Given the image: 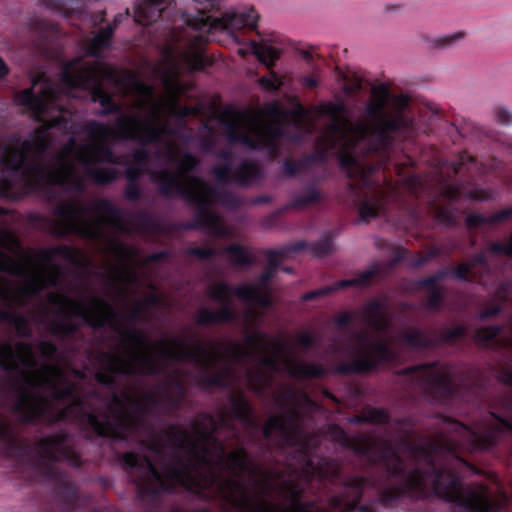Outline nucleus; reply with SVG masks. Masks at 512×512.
<instances>
[{"label":"nucleus","mask_w":512,"mask_h":512,"mask_svg":"<svg viewBox=\"0 0 512 512\" xmlns=\"http://www.w3.org/2000/svg\"><path fill=\"white\" fill-rule=\"evenodd\" d=\"M185 33L177 39H171L163 51L161 61L155 72L161 77L166 93L156 96L151 87L144 85L127 73L116 70L103 63H84L78 60L69 63L62 74V82L67 88L81 87L91 89V99L103 107L101 113L112 108V99L102 86L107 81L123 95H130L132 107L121 113L114 126L91 123L88 128V143L75 147V139L70 138L56 159L49 165H43L42 154L50 143L49 130L64 121L61 113L60 92L45 78L32 81L30 88L14 95L16 105L31 113L43 126L35 130L28 139L21 142L12 140L0 153V164L4 180L0 193L11 185L44 190L61 186L65 190L80 191L83 188L84 175L96 182L106 183L115 179L117 172L102 164L112 160L110 150L104 144L116 139H136L140 142L159 141L163 151L158 156L166 168L151 171L150 178L164 194H181L198 205L197 222L209 234L221 237V219L212 209L217 198L216 192L203 181L192 175L196 161L191 155H182L178 147L166 135V117H185L197 114L196 108H181L177 103V94L181 87L177 76L186 70L200 69L202 56L200 50L187 39Z\"/></svg>","instance_id":"1"},{"label":"nucleus","mask_w":512,"mask_h":512,"mask_svg":"<svg viewBox=\"0 0 512 512\" xmlns=\"http://www.w3.org/2000/svg\"><path fill=\"white\" fill-rule=\"evenodd\" d=\"M122 229L120 211L104 200V244L114 259L105 269L108 294L104 298V326L111 328L118 338V346L104 353V387L110 395L104 400V436L124 438L134 426V413L154 406L174 407L184 396L179 382L160 393L140 397L125 391L118 396L111 384L122 374H152L167 365L189 364L196 369L195 382L203 387L242 381L259 391L269 384L272 373L295 378L324 373L321 364L296 356L297 346L312 343L307 333L300 334L295 343L260 332L245 336L242 342L202 343L185 336L150 341L133 322L146 319L148 310L163 300L140 278L142 258L136 249L121 242L118 234Z\"/></svg>","instance_id":"2"},{"label":"nucleus","mask_w":512,"mask_h":512,"mask_svg":"<svg viewBox=\"0 0 512 512\" xmlns=\"http://www.w3.org/2000/svg\"><path fill=\"white\" fill-rule=\"evenodd\" d=\"M407 102L405 96L395 97L389 102L388 91L381 86L373 89L363 123H351L340 104L321 106L306 118L327 126L319 139V148L339 153L341 167L347 176L368 185L374 169L366 168L357 157L365 150L385 147L388 144L387 133L405 126L400 111Z\"/></svg>","instance_id":"3"},{"label":"nucleus","mask_w":512,"mask_h":512,"mask_svg":"<svg viewBox=\"0 0 512 512\" xmlns=\"http://www.w3.org/2000/svg\"><path fill=\"white\" fill-rule=\"evenodd\" d=\"M80 264L79 251L58 246L27 259L11 233L0 228V303L13 307L40 301V292L48 286H58L62 273L57 259ZM0 320L13 323L19 335L29 332L28 320L12 311L0 310Z\"/></svg>","instance_id":"4"},{"label":"nucleus","mask_w":512,"mask_h":512,"mask_svg":"<svg viewBox=\"0 0 512 512\" xmlns=\"http://www.w3.org/2000/svg\"><path fill=\"white\" fill-rule=\"evenodd\" d=\"M356 317L371 327L372 331L352 337L347 351L348 363L339 368L340 372H367L398 358L399 352L396 348H417L425 345L422 333L414 329L406 330L394 340L388 331L387 308L378 302L364 306Z\"/></svg>","instance_id":"5"},{"label":"nucleus","mask_w":512,"mask_h":512,"mask_svg":"<svg viewBox=\"0 0 512 512\" xmlns=\"http://www.w3.org/2000/svg\"><path fill=\"white\" fill-rule=\"evenodd\" d=\"M381 458L386 462L388 470L393 474L401 470L403 458H409L417 466L413 472L403 475L401 489H397L391 495H385V501L393 499L404 491L415 492L419 495H426L431 491L446 501L455 502L459 506L474 512L497 511L501 508L499 504L490 502L486 488L482 485L464 490L458 480L450 474L433 472L424 476L420 472L419 466L432 463L430 453L424 448L411 449L404 456H399L394 452H384Z\"/></svg>","instance_id":"6"},{"label":"nucleus","mask_w":512,"mask_h":512,"mask_svg":"<svg viewBox=\"0 0 512 512\" xmlns=\"http://www.w3.org/2000/svg\"><path fill=\"white\" fill-rule=\"evenodd\" d=\"M288 251H270L268 253L269 268L261 275L257 284H243L231 287L225 283H215L209 289L210 297L221 305V309L213 311L202 308L196 315V322L201 325L222 323L231 320L235 316L232 297L237 296L245 303L252 306L266 307L271 304L268 281L274 275L276 267L286 257Z\"/></svg>","instance_id":"7"},{"label":"nucleus","mask_w":512,"mask_h":512,"mask_svg":"<svg viewBox=\"0 0 512 512\" xmlns=\"http://www.w3.org/2000/svg\"><path fill=\"white\" fill-rule=\"evenodd\" d=\"M283 118L277 107L269 108L267 114L228 107L219 114V122L228 137L251 149H272L281 134L279 122Z\"/></svg>","instance_id":"8"},{"label":"nucleus","mask_w":512,"mask_h":512,"mask_svg":"<svg viewBox=\"0 0 512 512\" xmlns=\"http://www.w3.org/2000/svg\"><path fill=\"white\" fill-rule=\"evenodd\" d=\"M452 429L459 436V444L471 449H485L493 443L496 433L512 430V424L490 414L473 430L459 423L453 424Z\"/></svg>","instance_id":"9"},{"label":"nucleus","mask_w":512,"mask_h":512,"mask_svg":"<svg viewBox=\"0 0 512 512\" xmlns=\"http://www.w3.org/2000/svg\"><path fill=\"white\" fill-rule=\"evenodd\" d=\"M258 15L253 8L242 11L233 9L227 10L220 17L205 16L195 22L200 33H209L211 31L231 32L245 27L256 28Z\"/></svg>","instance_id":"10"},{"label":"nucleus","mask_w":512,"mask_h":512,"mask_svg":"<svg viewBox=\"0 0 512 512\" xmlns=\"http://www.w3.org/2000/svg\"><path fill=\"white\" fill-rule=\"evenodd\" d=\"M415 374L416 380L426 390L435 393H446L449 390L451 369L444 365H421L407 369Z\"/></svg>","instance_id":"11"},{"label":"nucleus","mask_w":512,"mask_h":512,"mask_svg":"<svg viewBox=\"0 0 512 512\" xmlns=\"http://www.w3.org/2000/svg\"><path fill=\"white\" fill-rule=\"evenodd\" d=\"M214 175L218 182H226L232 178L237 184L242 186L251 185L259 179L257 167L252 163H244L237 170H233L228 165L216 167Z\"/></svg>","instance_id":"12"},{"label":"nucleus","mask_w":512,"mask_h":512,"mask_svg":"<svg viewBox=\"0 0 512 512\" xmlns=\"http://www.w3.org/2000/svg\"><path fill=\"white\" fill-rule=\"evenodd\" d=\"M36 453L43 461H59L70 456L68 444L62 438L43 439L37 445Z\"/></svg>","instance_id":"13"},{"label":"nucleus","mask_w":512,"mask_h":512,"mask_svg":"<svg viewBox=\"0 0 512 512\" xmlns=\"http://www.w3.org/2000/svg\"><path fill=\"white\" fill-rule=\"evenodd\" d=\"M164 8V0H139L134 9V19L141 25L151 24L157 21Z\"/></svg>","instance_id":"14"},{"label":"nucleus","mask_w":512,"mask_h":512,"mask_svg":"<svg viewBox=\"0 0 512 512\" xmlns=\"http://www.w3.org/2000/svg\"><path fill=\"white\" fill-rule=\"evenodd\" d=\"M371 275H372V272L371 271H367V272L363 273L359 277H355V278H352V279H349V280L338 281V282L334 283L330 287L309 292V293L303 295L302 299L304 301H307V300L313 299L315 297L328 294V293H330L332 291L340 290V289H345V288L350 287V286H356V287L364 286L367 283V280L370 278Z\"/></svg>","instance_id":"15"},{"label":"nucleus","mask_w":512,"mask_h":512,"mask_svg":"<svg viewBox=\"0 0 512 512\" xmlns=\"http://www.w3.org/2000/svg\"><path fill=\"white\" fill-rule=\"evenodd\" d=\"M227 260L234 266H248L253 262V256L249 250L243 246L234 244L224 250Z\"/></svg>","instance_id":"16"},{"label":"nucleus","mask_w":512,"mask_h":512,"mask_svg":"<svg viewBox=\"0 0 512 512\" xmlns=\"http://www.w3.org/2000/svg\"><path fill=\"white\" fill-rule=\"evenodd\" d=\"M251 46L255 56L267 66L273 65L280 56L278 49L266 43L252 42Z\"/></svg>","instance_id":"17"},{"label":"nucleus","mask_w":512,"mask_h":512,"mask_svg":"<svg viewBox=\"0 0 512 512\" xmlns=\"http://www.w3.org/2000/svg\"><path fill=\"white\" fill-rule=\"evenodd\" d=\"M231 413L235 418L239 419L245 426H254L251 411L245 398L239 397L232 401Z\"/></svg>","instance_id":"18"},{"label":"nucleus","mask_w":512,"mask_h":512,"mask_svg":"<svg viewBox=\"0 0 512 512\" xmlns=\"http://www.w3.org/2000/svg\"><path fill=\"white\" fill-rule=\"evenodd\" d=\"M113 33V27L108 25L102 29L91 41L88 53L91 55H98L100 51L110 44V38Z\"/></svg>","instance_id":"19"},{"label":"nucleus","mask_w":512,"mask_h":512,"mask_svg":"<svg viewBox=\"0 0 512 512\" xmlns=\"http://www.w3.org/2000/svg\"><path fill=\"white\" fill-rule=\"evenodd\" d=\"M194 2H196L199 7H196L197 10H198V13L195 17L193 18H189L187 16H184L185 18V22L187 23V25L194 29V30H197L199 31V28L196 26L195 22L199 19H201V17L204 15L205 16H209L206 11L207 10H212V9H217L220 5V2L221 0H193Z\"/></svg>","instance_id":"20"},{"label":"nucleus","mask_w":512,"mask_h":512,"mask_svg":"<svg viewBox=\"0 0 512 512\" xmlns=\"http://www.w3.org/2000/svg\"><path fill=\"white\" fill-rule=\"evenodd\" d=\"M379 209L380 204L377 200L364 201L360 207V217L363 221H369L378 215Z\"/></svg>","instance_id":"21"},{"label":"nucleus","mask_w":512,"mask_h":512,"mask_svg":"<svg viewBox=\"0 0 512 512\" xmlns=\"http://www.w3.org/2000/svg\"><path fill=\"white\" fill-rule=\"evenodd\" d=\"M498 334V328H481L475 331L474 339L481 345H486Z\"/></svg>","instance_id":"22"},{"label":"nucleus","mask_w":512,"mask_h":512,"mask_svg":"<svg viewBox=\"0 0 512 512\" xmlns=\"http://www.w3.org/2000/svg\"><path fill=\"white\" fill-rule=\"evenodd\" d=\"M388 416L387 413L382 409H369L364 414V419L370 422H385Z\"/></svg>","instance_id":"23"},{"label":"nucleus","mask_w":512,"mask_h":512,"mask_svg":"<svg viewBox=\"0 0 512 512\" xmlns=\"http://www.w3.org/2000/svg\"><path fill=\"white\" fill-rule=\"evenodd\" d=\"M145 157L146 153L143 150H138L135 152V154L133 155L134 164L128 167L126 171V175L129 179L134 180L135 178L138 177L139 173L134 169V165L142 162L145 159Z\"/></svg>","instance_id":"24"},{"label":"nucleus","mask_w":512,"mask_h":512,"mask_svg":"<svg viewBox=\"0 0 512 512\" xmlns=\"http://www.w3.org/2000/svg\"><path fill=\"white\" fill-rule=\"evenodd\" d=\"M260 317L261 315L254 309H251L248 312H246L243 317V325L245 329H250L254 325H256Z\"/></svg>","instance_id":"25"},{"label":"nucleus","mask_w":512,"mask_h":512,"mask_svg":"<svg viewBox=\"0 0 512 512\" xmlns=\"http://www.w3.org/2000/svg\"><path fill=\"white\" fill-rule=\"evenodd\" d=\"M260 84L265 89H277L280 86L281 82L278 76L272 73L270 76L262 78L260 80Z\"/></svg>","instance_id":"26"},{"label":"nucleus","mask_w":512,"mask_h":512,"mask_svg":"<svg viewBox=\"0 0 512 512\" xmlns=\"http://www.w3.org/2000/svg\"><path fill=\"white\" fill-rule=\"evenodd\" d=\"M483 259L482 257L480 258H477L473 263H466V264H462L458 269L457 271L455 272L456 276L460 279L464 278L465 275L468 273V272H472V269L474 268V266L476 265V263H480L482 262Z\"/></svg>","instance_id":"27"},{"label":"nucleus","mask_w":512,"mask_h":512,"mask_svg":"<svg viewBox=\"0 0 512 512\" xmlns=\"http://www.w3.org/2000/svg\"><path fill=\"white\" fill-rule=\"evenodd\" d=\"M491 250L496 253H512V235L511 238L504 243H496L491 246Z\"/></svg>","instance_id":"28"},{"label":"nucleus","mask_w":512,"mask_h":512,"mask_svg":"<svg viewBox=\"0 0 512 512\" xmlns=\"http://www.w3.org/2000/svg\"><path fill=\"white\" fill-rule=\"evenodd\" d=\"M190 254L199 258H208L214 254V251L210 248H192Z\"/></svg>","instance_id":"29"},{"label":"nucleus","mask_w":512,"mask_h":512,"mask_svg":"<svg viewBox=\"0 0 512 512\" xmlns=\"http://www.w3.org/2000/svg\"><path fill=\"white\" fill-rule=\"evenodd\" d=\"M440 303V295L438 292L433 291L427 301V307L429 309H435Z\"/></svg>","instance_id":"30"},{"label":"nucleus","mask_w":512,"mask_h":512,"mask_svg":"<svg viewBox=\"0 0 512 512\" xmlns=\"http://www.w3.org/2000/svg\"><path fill=\"white\" fill-rule=\"evenodd\" d=\"M331 435L339 442L346 443L347 438L345 433L338 427L334 426L331 428Z\"/></svg>","instance_id":"31"},{"label":"nucleus","mask_w":512,"mask_h":512,"mask_svg":"<svg viewBox=\"0 0 512 512\" xmlns=\"http://www.w3.org/2000/svg\"><path fill=\"white\" fill-rule=\"evenodd\" d=\"M497 119L502 124H508L512 121V116L507 110L501 109L497 112Z\"/></svg>","instance_id":"32"},{"label":"nucleus","mask_w":512,"mask_h":512,"mask_svg":"<svg viewBox=\"0 0 512 512\" xmlns=\"http://www.w3.org/2000/svg\"><path fill=\"white\" fill-rule=\"evenodd\" d=\"M10 433L4 421L0 418V441L9 439Z\"/></svg>","instance_id":"33"},{"label":"nucleus","mask_w":512,"mask_h":512,"mask_svg":"<svg viewBox=\"0 0 512 512\" xmlns=\"http://www.w3.org/2000/svg\"><path fill=\"white\" fill-rule=\"evenodd\" d=\"M499 379L506 384L512 385V371H502L499 375Z\"/></svg>","instance_id":"34"},{"label":"nucleus","mask_w":512,"mask_h":512,"mask_svg":"<svg viewBox=\"0 0 512 512\" xmlns=\"http://www.w3.org/2000/svg\"><path fill=\"white\" fill-rule=\"evenodd\" d=\"M353 317L352 315L350 314H343V315H340L337 320H336V323L337 325L339 326H342V325H345L349 322H351L353 320Z\"/></svg>","instance_id":"35"},{"label":"nucleus","mask_w":512,"mask_h":512,"mask_svg":"<svg viewBox=\"0 0 512 512\" xmlns=\"http://www.w3.org/2000/svg\"><path fill=\"white\" fill-rule=\"evenodd\" d=\"M483 221L484 219L478 215H469L466 219V222L469 226L477 225Z\"/></svg>","instance_id":"36"},{"label":"nucleus","mask_w":512,"mask_h":512,"mask_svg":"<svg viewBox=\"0 0 512 512\" xmlns=\"http://www.w3.org/2000/svg\"><path fill=\"white\" fill-rule=\"evenodd\" d=\"M374 443L371 441H367L362 447L359 448V452L362 454H369L372 450H374Z\"/></svg>","instance_id":"37"},{"label":"nucleus","mask_w":512,"mask_h":512,"mask_svg":"<svg viewBox=\"0 0 512 512\" xmlns=\"http://www.w3.org/2000/svg\"><path fill=\"white\" fill-rule=\"evenodd\" d=\"M8 67L3 61V59L0 57V78L8 74Z\"/></svg>","instance_id":"38"},{"label":"nucleus","mask_w":512,"mask_h":512,"mask_svg":"<svg viewBox=\"0 0 512 512\" xmlns=\"http://www.w3.org/2000/svg\"><path fill=\"white\" fill-rule=\"evenodd\" d=\"M303 82L307 87L310 88L315 87L317 85V81L312 77H305L303 79Z\"/></svg>","instance_id":"39"},{"label":"nucleus","mask_w":512,"mask_h":512,"mask_svg":"<svg viewBox=\"0 0 512 512\" xmlns=\"http://www.w3.org/2000/svg\"><path fill=\"white\" fill-rule=\"evenodd\" d=\"M511 213H512V211H510V210L503 211L499 215H497V219L498 220L504 219V218L508 217Z\"/></svg>","instance_id":"40"},{"label":"nucleus","mask_w":512,"mask_h":512,"mask_svg":"<svg viewBox=\"0 0 512 512\" xmlns=\"http://www.w3.org/2000/svg\"><path fill=\"white\" fill-rule=\"evenodd\" d=\"M437 279H438V276L429 278V279L424 281V284L425 285H432L434 282H436Z\"/></svg>","instance_id":"41"},{"label":"nucleus","mask_w":512,"mask_h":512,"mask_svg":"<svg viewBox=\"0 0 512 512\" xmlns=\"http://www.w3.org/2000/svg\"><path fill=\"white\" fill-rule=\"evenodd\" d=\"M357 88H359V84H357L356 86H353V87H348L346 85H344V87H343L345 92H352V91H354Z\"/></svg>","instance_id":"42"},{"label":"nucleus","mask_w":512,"mask_h":512,"mask_svg":"<svg viewBox=\"0 0 512 512\" xmlns=\"http://www.w3.org/2000/svg\"><path fill=\"white\" fill-rule=\"evenodd\" d=\"M126 194L128 198H133L136 196V193L132 189H128Z\"/></svg>","instance_id":"43"},{"label":"nucleus","mask_w":512,"mask_h":512,"mask_svg":"<svg viewBox=\"0 0 512 512\" xmlns=\"http://www.w3.org/2000/svg\"><path fill=\"white\" fill-rule=\"evenodd\" d=\"M329 249H330V248L324 249V250H322V251H318V252H317V255H318V256L324 255L326 252H328V250H329Z\"/></svg>","instance_id":"44"},{"label":"nucleus","mask_w":512,"mask_h":512,"mask_svg":"<svg viewBox=\"0 0 512 512\" xmlns=\"http://www.w3.org/2000/svg\"><path fill=\"white\" fill-rule=\"evenodd\" d=\"M493 313H494V312H492V314H493ZM489 315H491V313L486 312V313H484V314H483V317H487V316H489Z\"/></svg>","instance_id":"45"},{"label":"nucleus","mask_w":512,"mask_h":512,"mask_svg":"<svg viewBox=\"0 0 512 512\" xmlns=\"http://www.w3.org/2000/svg\"><path fill=\"white\" fill-rule=\"evenodd\" d=\"M477 199L483 200L485 199V196H476Z\"/></svg>","instance_id":"46"},{"label":"nucleus","mask_w":512,"mask_h":512,"mask_svg":"<svg viewBox=\"0 0 512 512\" xmlns=\"http://www.w3.org/2000/svg\"><path fill=\"white\" fill-rule=\"evenodd\" d=\"M506 345H512V341H509L508 343H506Z\"/></svg>","instance_id":"47"}]
</instances>
